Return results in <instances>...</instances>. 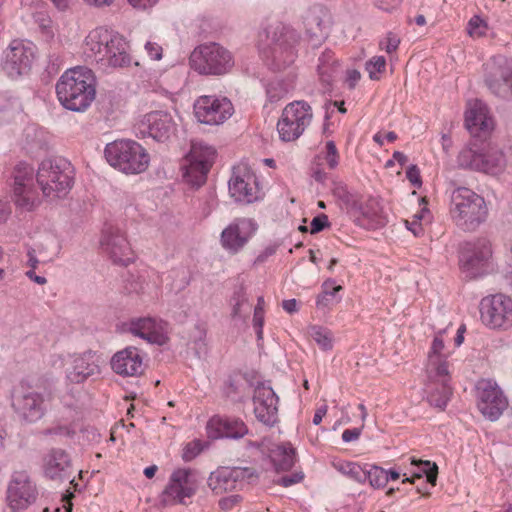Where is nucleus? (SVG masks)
I'll list each match as a JSON object with an SVG mask.
<instances>
[{"instance_id": "f257e3e1", "label": "nucleus", "mask_w": 512, "mask_h": 512, "mask_svg": "<svg viewBox=\"0 0 512 512\" xmlns=\"http://www.w3.org/2000/svg\"><path fill=\"white\" fill-rule=\"evenodd\" d=\"M34 168L24 162L13 171V200L17 208L33 211L41 200L34 185ZM37 183L43 196L49 201L65 198L74 184V168L64 158L43 160L36 173Z\"/></svg>"}, {"instance_id": "f03ea898", "label": "nucleus", "mask_w": 512, "mask_h": 512, "mask_svg": "<svg viewBox=\"0 0 512 512\" xmlns=\"http://www.w3.org/2000/svg\"><path fill=\"white\" fill-rule=\"evenodd\" d=\"M444 334L445 331L441 330L434 335L425 364L427 399L431 405L440 409L446 407L452 394L448 361L451 351L446 346Z\"/></svg>"}, {"instance_id": "7ed1b4c3", "label": "nucleus", "mask_w": 512, "mask_h": 512, "mask_svg": "<svg viewBox=\"0 0 512 512\" xmlns=\"http://www.w3.org/2000/svg\"><path fill=\"white\" fill-rule=\"evenodd\" d=\"M82 53L87 61L102 69L122 68L131 63L129 45L118 32L97 27L85 37Z\"/></svg>"}, {"instance_id": "20e7f679", "label": "nucleus", "mask_w": 512, "mask_h": 512, "mask_svg": "<svg viewBox=\"0 0 512 512\" xmlns=\"http://www.w3.org/2000/svg\"><path fill=\"white\" fill-rule=\"evenodd\" d=\"M61 105L71 111L87 110L96 97V79L91 69L77 66L65 71L56 84Z\"/></svg>"}, {"instance_id": "39448f33", "label": "nucleus", "mask_w": 512, "mask_h": 512, "mask_svg": "<svg viewBox=\"0 0 512 512\" xmlns=\"http://www.w3.org/2000/svg\"><path fill=\"white\" fill-rule=\"evenodd\" d=\"M65 369L67 385H82L90 379L99 377L102 373L100 355L92 350L83 352H60L49 357V365L55 370Z\"/></svg>"}, {"instance_id": "423d86ee", "label": "nucleus", "mask_w": 512, "mask_h": 512, "mask_svg": "<svg viewBox=\"0 0 512 512\" xmlns=\"http://www.w3.org/2000/svg\"><path fill=\"white\" fill-rule=\"evenodd\" d=\"M450 213L458 227L473 231L485 222L488 207L481 195L469 188L458 187L452 193Z\"/></svg>"}, {"instance_id": "0eeeda50", "label": "nucleus", "mask_w": 512, "mask_h": 512, "mask_svg": "<svg viewBox=\"0 0 512 512\" xmlns=\"http://www.w3.org/2000/svg\"><path fill=\"white\" fill-rule=\"evenodd\" d=\"M457 163L465 169L500 176L505 172L508 160L501 148L488 143L482 147L471 145L463 148L457 156Z\"/></svg>"}, {"instance_id": "6e6552de", "label": "nucleus", "mask_w": 512, "mask_h": 512, "mask_svg": "<svg viewBox=\"0 0 512 512\" xmlns=\"http://www.w3.org/2000/svg\"><path fill=\"white\" fill-rule=\"evenodd\" d=\"M202 482L200 472L191 467L175 468L159 496L162 506L188 505Z\"/></svg>"}, {"instance_id": "1a4fd4ad", "label": "nucleus", "mask_w": 512, "mask_h": 512, "mask_svg": "<svg viewBox=\"0 0 512 512\" xmlns=\"http://www.w3.org/2000/svg\"><path fill=\"white\" fill-rule=\"evenodd\" d=\"M192 70L205 76H223L235 65L233 54L217 43L202 44L194 48L189 57Z\"/></svg>"}, {"instance_id": "9d476101", "label": "nucleus", "mask_w": 512, "mask_h": 512, "mask_svg": "<svg viewBox=\"0 0 512 512\" xmlns=\"http://www.w3.org/2000/svg\"><path fill=\"white\" fill-rule=\"evenodd\" d=\"M107 162L125 174H139L149 165V155L136 141L119 140L106 145L104 150Z\"/></svg>"}, {"instance_id": "9b49d317", "label": "nucleus", "mask_w": 512, "mask_h": 512, "mask_svg": "<svg viewBox=\"0 0 512 512\" xmlns=\"http://www.w3.org/2000/svg\"><path fill=\"white\" fill-rule=\"evenodd\" d=\"M298 41L299 36L293 28L278 24L268 49L262 51V58L266 65L272 70L289 67L296 59L295 47Z\"/></svg>"}, {"instance_id": "f8f14e48", "label": "nucleus", "mask_w": 512, "mask_h": 512, "mask_svg": "<svg viewBox=\"0 0 512 512\" xmlns=\"http://www.w3.org/2000/svg\"><path fill=\"white\" fill-rule=\"evenodd\" d=\"M313 119L311 106L302 100L287 104L282 110L276 128L282 142H293L300 138Z\"/></svg>"}, {"instance_id": "ddd939ff", "label": "nucleus", "mask_w": 512, "mask_h": 512, "mask_svg": "<svg viewBox=\"0 0 512 512\" xmlns=\"http://www.w3.org/2000/svg\"><path fill=\"white\" fill-rule=\"evenodd\" d=\"M36 46L28 40L14 39L2 52L1 67L10 78L27 74L35 60Z\"/></svg>"}, {"instance_id": "4468645a", "label": "nucleus", "mask_w": 512, "mask_h": 512, "mask_svg": "<svg viewBox=\"0 0 512 512\" xmlns=\"http://www.w3.org/2000/svg\"><path fill=\"white\" fill-rule=\"evenodd\" d=\"M459 264L461 273L467 279L488 274L493 269L491 244L484 239L468 244L461 253Z\"/></svg>"}, {"instance_id": "2eb2a0df", "label": "nucleus", "mask_w": 512, "mask_h": 512, "mask_svg": "<svg viewBox=\"0 0 512 512\" xmlns=\"http://www.w3.org/2000/svg\"><path fill=\"white\" fill-rule=\"evenodd\" d=\"M482 323L494 330L512 327V299L502 293L485 296L479 303Z\"/></svg>"}, {"instance_id": "dca6fc26", "label": "nucleus", "mask_w": 512, "mask_h": 512, "mask_svg": "<svg viewBox=\"0 0 512 512\" xmlns=\"http://www.w3.org/2000/svg\"><path fill=\"white\" fill-rule=\"evenodd\" d=\"M193 113L199 123L218 126L233 115L234 106L227 97L202 95L194 101Z\"/></svg>"}, {"instance_id": "f3484780", "label": "nucleus", "mask_w": 512, "mask_h": 512, "mask_svg": "<svg viewBox=\"0 0 512 512\" xmlns=\"http://www.w3.org/2000/svg\"><path fill=\"white\" fill-rule=\"evenodd\" d=\"M484 72L485 83L493 94L512 98V58L493 56L485 63Z\"/></svg>"}, {"instance_id": "a211bd4d", "label": "nucleus", "mask_w": 512, "mask_h": 512, "mask_svg": "<svg viewBox=\"0 0 512 512\" xmlns=\"http://www.w3.org/2000/svg\"><path fill=\"white\" fill-rule=\"evenodd\" d=\"M38 498V489L27 471L12 473L7 486L6 500L13 512H23L32 506Z\"/></svg>"}, {"instance_id": "6ab92c4d", "label": "nucleus", "mask_w": 512, "mask_h": 512, "mask_svg": "<svg viewBox=\"0 0 512 512\" xmlns=\"http://www.w3.org/2000/svg\"><path fill=\"white\" fill-rule=\"evenodd\" d=\"M122 333H129L150 344L162 346L169 340L168 323L157 317H134L120 326Z\"/></svg>"}, {"instance_id": "aec40b11", "label": "nucleus", "mask_w": 512, "mask_h": 512, "mask_svg": "<svg viewBox=\"0 0 512 512\" xmlns=\"http://www.w3.org/2000/svg\"><path fill=\"white\" fill-rule=\"evenodd\" d=\"M230 196L239 203L250 204L261 198L258 179L247 164H239L233 168L228 182Z\"/></svg>"}, {"instance_id": "412c9836", "label": "nucleus", "mask_w": 512, "mask_h": 512, "mask_svg": "<svg viewBox=\"0 0 512 512\" xmlns=\"http://www.w3.org/2000/svg\"><path fill=\"white\" fill-rule=\"evenodd\" d=\"M254 477L251 468L219 467L207 478V485L215 495L241 490Z\"/></svg>"}, {"instance_id": "4be33fe9", "label": "nucleus", "mask_w": 512, "mask_h": 512, "mask_svg": "<svg viewBox=\"0 0 512 512\" xmlns=\"http://www.w3.org/2000/svg\"><path fill=\"white\" fill-rule=\"evenodd\" d=\"M12 404L19 417L27 423L38 422L46 413L44 395L23 383L14 390Z\"/></svg>"}, {"instance_id": "5701e85b", "label": "nucleus", "mask_w": 512, "mask_h": 512, "mask_svg": "<svg viewBox=\"0 0 512 512\" xmlns=\"http://www.w3.org/2000/svg\"><path fill=\"white\" fill-rule=\"evenodd\" d=\"M102 252L118 265L127 266L134 260V251L125 235L118 227H106L100 237Z\"/></svg>"}, {"instance_id": "b1692460", "label": "nucleus", "mask_w": 512, "mask_h": 512, "mask_svg": "<svg viewBox=\"0 0 512 512\" xmlns=\"http://www.w3.org/2000/svg\"><path fill=\"white\" fill-rule=\"evenodd\" d=\"M215 150L211 146L193 144L186 157L184 165V178L193 186L202 185L213 163Z\"/></svg>"}, {"instance_id": "393cba45", "label": "nucleus", "mask_w": 512, "mask_h": 512, "mask_svg": "<svg viewBox=\"0 0 512 512\" xmlns=\"http://www.w3.org/2000/svg\"><path fill=\"white\" fill-rule=\"evenodd\" d=\"M477 406L484 417L497 420L506 409L508 402L496 382L482 379L477 383Z\"/></svg>"}, {"instance_id": "a878e982", "label": "nucleus", "mask_w": 512, "mask_h": 512, "mask_svg": "<svg viewBox=\"0 0 512 512\" xmlns=\"http://www.w3.org/2000/svg\"><path fill=\"white\" fill-rule=\"evenodd\" d=\"M138 133L158 142L169 140L176 132V123L166 111H152L143 115L136 124Z\"/></svg>"}, {"instance_id": "bb28decb", "label": "nucleus", "mask_w": 512, "mask_h": 512, "mask_svg": "<svg viewBox=\"0 0 512 512\" xmlns=\"http://www.w3.org/2000/svg\"><path fill=\"white\" fill-rule=\"evenodd\" d=\"M257 230L256 223L249 218H236L221 232L220 243L230 253L239 252Z\"/></svg>"}, {"instance_id": "cd10ccee", "label": "nucleus", "mask_w": 512, "mask_h": 512, "mask_svg": "<svg viewBox=\"0 0 512 512\" xmlns=\"http://www.w3.org/2000/svg\"><path fill=\"white\" fill-rule=\"evenodd\" d=\"M279 399L271 386L266 383L256 385L253 394L255 417L267 426H273L278 420Z\"/></svg>"}, {"instance_id": "c85d7f7f", "label": "nucleus", "mask_w": 512, "mask_h": 512, "mask_svg": "<svg viewBox=\"0 0 512 512\" xmlns=\"http://www.w3.org/2000/svg\"><path fill=\"white\" fill-rule=\"evenodd\" d=\"M110 366L121 377L140 376L145 370L144 354L134 346L125 347L111 357Z\"/></svg>"}, {"instance_id": "c756f323", "label": "nucleus", "mask_w": 512, "mask_h": 512, "mask_svg": "<svg viewBox=\"0 0 512 512\" xmlns=\"http://www.w3.org/2000/svg\"><path fill=\"white\" fill-rule=\"evenodd\" d=\"M353 215L359 226L366 229L382 228L388 222L382 201L370 197L353 207Z\"/></svg>"}, {"instance_id": "7c9ffc66", "label": "nucleus", "mask_w": 512, "mask_h": 512, "mask_svg": "<svg viewBox=\"0 0 512 512\" xmlns=\"http://www.w3.org/2000/svg\"><path fill=\"white\" fill-rule=\"evenodd\" d=\"M465 126L471 135L476 137L489 134L494 129V120L484 102L480 100L468 102Z\"/></svg>"}, {"instance_id": "2f4dec72", "label": "nucleus", "mask_w": 512, "mask_h": 512, "mask_svg": "<svg viewBox=\"0 0 512 512\" xmlns=\"http://www.w3.org/2000/svg\"><path fill=\"white\" fill-rule=\"evenodd\" d=\"M42 469L46 477L52 480L68 479L72 473L69 454L61 448L49 450L42 460Z\"/></svg>"}, {"instance_id": "473e14b6", "label": "nucleus", "mask_w": 512, "mask_h": 512, "mask_svg": "<svg viewBox=\"0 0 512 512\" xmlns=\"http://www.w3.org/2000/svg\"><path fill=\"white\" fill-rule=\"evenodd\" d=\"M210 438H241L247 434L248 429L243 421L231 418L213 417L206 426Z\"/></svg>"}, {"instance_id": "72a5a7b5", "label": "nucleus", "mask_w": 512, "mask_h": 512, "mask_svg": "<svg viewBox=\"0 0 512 512\" xmlns=\"http://www.w3.org/2000/svg\"><path fill=\"white\" fill-rule=\"evenodd\" d=\"M295 87V77L287 75L285 77H274L265 84V92L267 101L275 104L288 96Z\"/></svg>"}, {"instance_id": "f704fd0d", "label": "nucleus", "mask_w": 512, "mask_h": 512, "mask_svg": "<svg viewBox=\"0 0 512 512\" xmlns=\"http://www.w3.org/2000/svg\"><path fill=\"white\" fill-rule=\"evenodd\" d=\"M27 246L42 258L43 263L53 261L60 249L57 238L53 233L41 235L32 245Z\"/></svg>"}, {"instance_id": "c9c22d12", "label": "nucleus", "mask_w": 512, "mask_h": 512, "mask_svg": "<svg viewBox=\"0 0 512 512\" xmlns=\"http://www.w3.org/2000/svg\"><path fill=\"white\" fill-rule=\"evenodd\" d=\"M270 458L277 470H289L295 462V450L290 443L276 445L270 452Z\"/></svg>"}, {"instance_id": "e433bc0d", "label": "nucleus", "mask_w": 512, "mask_h": 512, "mask_svg": "<svg viewBox=\"0 0 512 512\" xmlns=\"http://www.w3.org/2000/svg\"><path fill=\"white\" fill-rule=\"evenodd\" d=\"M332 466L336 471L352 481L360 484L365 483V464L338 459L332 462Z\"/></svg>"}, {"instance_id": "4c0bfd02", "label": "nucleus", "mask_w": 512, "mask_h": 512, "mask_svg": "<svg viewBox=\"0 0 512 512\" xmlns=\"http://www.w3.org/2000/svg\"><path fill=\"white\" fill-rule=\"evenodd\" d=\"M307 337L312 339L321 350L330 351L334 346L332 331L320 325H309L305 331Z\"/></svg>"}, {"instance_id": "58836bf2", "label": "nucleus", "mask_w": 512, "mask_h": 512, "mask_svg": "<svg viewBox=\"0 0 512 512\" xmlns=\"http://www.w3.org/2000/svg\"><path fill=\"white\" fill-rule=\"evenodd\" d=\"M251 311V303L243 290L234 293L231 300V317L235 321H245Z\"/></svg>"}, {"instance_id": "ea45409f", "label": "nucleus", "mask_w": 512, "mask_h": 512, "mask_svg": "<svg viewBox=\"0 0 512 512\" xmlns=\"http://www.w3.org/2000/svg\"><path fill=\"white\" fill-rule=\"evenodd\" d=\"M491 31V28L485 18L481 15H473L466 26V32L472 39H480L487 37Z\"/></svg>"}, {"instance_id": "a19ab883", "label": "nucleus", "mask_w": 512, "mask_h": 512, "mask_svg": "<svg viewBox=\"0 0 512 512\" xmlns=\"http://www.w3.org/2000/svg\"><path fill=\"white\" fill-rule=\"evenodd\" d=\"M339 153L334 141L330 140L325 143L324 148L318 155V165L329 169H335L339 164Z\"/></svg>"}, {"instance_id": "79ce46f5", "label": "nucleus", "mask_w": 512, "mask_h": 512, "mask_svg": "<svg viewBox=\"0 0 512 512\" xmlns=\"http://www.w3.org/2000/svg\"><path fill=\"white\" fill-rule=\"evenodd\" d=\"M365 483L374 488H382L388 483L387 470L373 464L365 463Z\"/></svg>"}, {"instance_id": "37998d69", "label": "nucleus", "mask_w": 512, "mask_h": 512, "mask_svg": "<svg viewBox=\"0 0 512 512\" xmlns=\"http://www.w3.org/2000/svg\"><path fill=\"white\" fill-rule=\"evenodd\" d=\"M331 60V52H325L319 58L318 74L323 82L329 83L332 79L333 73L335 72L333 63H330Z\"/></svg>"}, {"instance_id": "c03bdc74", "label": "nucleus", "mask_w": 512, "mask_h": 512, "mask_svg": "<svg viewBox=\"0 0 512 512\" xmlns=\"http://www.w3.org/2000/svg\"><path fill=\"white\" fill-rule=\"evenodd\" d=\"M385 67L386 59L383 56H374L366 63V71L372 80H378Z\"/></svg>"}, {"instance_id": "a18cd8bd", "label": "nucleus", "mask_w": 512, "mask_h": 512, "mask_svg": "<svg viewBox=\"0 0 512 512\" xmlns=\"http://www.w3.org/2000/svg\"><path fill=\"white\" fill-rule=\"evenodd\" d=\"M412 464L418 466V472L415 473L416 477L419 478L421 477V473H424L427 477V481L433 485L435 484L437 476V466L435 463H432L430 461L416 462L415 460H413Z\"/></svg>"}, {"instance_id": "49530a36", "label": "nucleus", "mask_w": 512, "mask_h": 512, "mask_svg": "<svg viewBox=\"0 0 512 512\" xmlns=\"http://www.w3.org/2000/svg\"><path fill=\"white\" fill-rule=\"evenodd\" d=\"M203 450V445L200 440H193L187 443L182 451V459L184 461H191L195 459Z\"/></svg>"}, {"instance_id": "de8ad7c7", "label": "nucleus", "mask_w": 512, "mask_h": 512, "mask_svg": "<svg viewBox=\"0 0 512 512\" xmlns=\"http://www.w3.org/2000/svg\"><path fill=\"white\" fill-rule=\"evenodd\" d=\"M399 44H400V38L393 33H388L380 41V48L390 54L397 50Z\"/></svg>"}, {"instance_id": "09e8293b", "label": "nucleus", "mask_w": 512, "mask_h": 512, "mask_svg": "<svg viewBox=\"0 0 512 512\" xmlns=\"http://www.w3.org/2000/svg\"><path fill=\"white\" fill-rule=\"evenodd\" d=\"M241 500L242 497L240 495L231 494L221 498L218 502V505L221 510L228 512L234 509L236 506H238Z\"/></svg>"}, {"instance_id": "8fccbe9b", "label": "nucleus", "mask_w": 512, "mask_h": 512, "mask_svg": "<svg viewBox=\"0 0 512 512\" xmlns=\"http://www.w3.org/2000/svg\"><path fill=\"white\" fill-rule=\"evenodd\" d=\"M80 391H69L61 397V402L65 407L77 409L80 401Z\"/></svg>"}, {"instance_id": "3c124183", "label": "nucleus", "mask_w": 512, "mask_h": 512, "mask_svg": "<svg viewBox=\"0 0 512 512\" xmlns=\"http://www.w3.org/2000/svg\"><path fill=\"white\" fill-rule=\"evenodd\" d=\"M264 316L265 312H260V308L254 309L253 327L255 329L258 341L263 339Z\"/></svg>"}, {"instance_id": "603ef678", "label": "nucleus", "mask_w": 512, "mask_h": 512, "mask_svg": "<svg viewBox=\"0 0 512 512\" xmlns=\"http://www.w3.org/2000/svg\"><path fill=\"white\" fill-rule=\"evenodd\" d=\"M315 24L316 28L311 29L307 28V34L312 38L315 39L314 45L320 43L322 39L324 38V33L322 31L321 23L318 17H313L311 21L307 25Z\"/></svg>"}, {"instance_id": "864d4df0", "label": "nucleus", "mask_w": 512, "mask_h": 512, "mask_svg": "<svg viewBox=\"0 0 512 512\" xmlns=\"http://www.w3.org/2000/svg\"><path fill=\"white\" fill-rule=\"evenodd\" d=\"M144 48H145L147 55L152 60H160L162 58L163 50H162V47L158 43L153 42V41H147Z\"/></svg>"}, {"instance_id": "5fc2aeb1", "label": "nucleus", "mask_w": 512, "mask_h": 512, "mask_svg": "<svg viewBox=\"0 0 512 512\" xmlns=\"http://www.w3.org/2000/svg\"><path fill=\"white\" fill-rule=\"evenodd\" d=\"M328 217L325 214H321L313 218L310 230L312 234L318 233L322 231L325 227L328 226Z\"/></svg>"}, {"instance_id": "6e6d98bb", "label": "nucleus", "mask_w": 512, "mask_h": 512, "mask_svg": "<svg viewBox=\"0 0 512 512\" xmlns=\"http://www.w3.org/2000/svg\"><path fill=\"white\" fill-rule=\"evenodd\" d=\"M397 139V135L395 132L393 131H389V132H377L374 136H373V140L379 145V146H383L386 142L388 143H392L394 142L395 140Z\"/></svg>"}, {"instance_id": "4d7b16f0", "label": "nucleus", "mask_w": 512, "mask_h": 512, "mask_svg": "<svg viewBox=\"0 0 512 512\" xmlns=\"http://www.w3.org/2000/svg\"><path fill=\"white\" fill-rule=\"evenodd\" d=\"M334 284V280H327L323 283L324 292L317 297L316 305L318 308H325L329 305V286Z\"/></svg>"}, {"instance_id": "13d9d810", "label": "nucleus", "mask_w": 512, "mask_h": 512, "mask_svg": "<svg viewBox=\"0 0 512 512\" xmlns=\"http://www.w3.org/2000/svg\"><path fill=\"white\" fill-rule=\"evenodd\" d=\"M406 177L410 183L415 187H420L422 184L420 171L416 165H411L406 171Z\"/></svg>"}, {"instance_id": "bf43d9fd", "label": "nucleus", "mask_w": 512, "mask_h": 512, "mask_svg": "<svg viewBox=\"0 0 512 512\" xmlns=\"http://www.w3.org/2000/svg\"><path fill=\"white\" fill-rule=\"evenodd\" d=\"M26 256V265L30 267V270H35L40 263H43L42 258H40L39 255L35 253L34 250L30 249V247L28 246H26Z\"/></svg>"}, {"instance_id": "052dcab7", "label": "nucleus", "mask_w": 512, "mask_h": 512, "mask_svg": "<svg viewBox=\"0 0 512 512\" xmlns=\"http://www.w3.org/2000/svg\"><path fill=\"white\" fill-rule=\"evenodd\" d=\"M304 478V475L303 473L301 472H297V473H294L290 476H283L280 480H279V483L283 486V487H289V486H292L294 484H297L299 482H301Z\"/></svg>"}, {"instance_id": "680f3d73", "label": "nucleus", "mask_w": 512, "mask_h": 512, "mask_svg": "<svg viewBox=\"0 0 512 512\" xmlns=\"http://www.w3.org/2000/svg\"><path fill=\"white\" fill-rule=\"evenodd\" d=\"M11 206L9 202L5 199L0 198V224H4L7 222L11 215Z\"/></svg>"}, {"instance_id": "e2e57ef3", "label": "nucleus", "mask_w": 512, "mask_h": 512, "mask_svg": "<svg viewBox=\"0 0 512 512\" xmlns=\"http://www.w3.org/2000/svg\"><path fill=\"white\" fill-rule=\"evenodd\" d=\"M401 0H374L375 5L383 11H392L397 8Z\"/></svg>"}, {"instance_id": "0e129e2a", "label": "nucleus", "mask_w": 512, "mask_h": 512, "mask_svg": "<svg viewBox=\"0 0 512 512\" xmlns=\"http://www.w3.org/2000/svg\"><path fill=\"white\" fill-rule=\"evenodd\" d=\"M195 335H194V340H195V343L196 345H198L199 347H202V346H205L206 345V328L204 325L202 324H198L196 325L195 327Z\"/></svg>"}, {"instance_id": "69168bd1", "label": "nucleus", "mask_w": 512, "mask_h": 512, "mask_svg": "<svg viewBox=\"0 0 512 512\" xmlns=\"http://www.w3.org/2000/svg\"><path fill=\"white\" fill-rule=\"evenodd\" d=\"M277 248H278V245H276V244H270V245L266 246L260 252V254L257 256L256 261L259 263L266 261L269 257H271L272 255H274L276 253Z\"/></svg>"}, {"instance_id": "338daca9", "label": "nucleus", "mask_w": 512, "mask_h": 512, "mask_svg": "<svg viewBox=\"0 0 512 512\" xmlns=\"http://www.w3.org/2000/svg\"><path fill=\"white\" fill-rule=\"evenodd\" d=\"M360 78L361 74L358 70L351 69L346 72V83L350 89L355 88Z\"/></svg>"}, {"instance_id": "774afa93", "label": "nucleus", "mask_w": 512, "mask_h": 512, "mask_svg": "<svg viewBox=\"0 0 512 512\" xmlns=\"http://www.w3.org/2000/svg\"><path fill=\"white\" fill-rule=\"evenodd\" d=\"M361 435L360 428L346 429L342 433V440L346 443L357 440Z\"/></svg>"}]
</instances>
